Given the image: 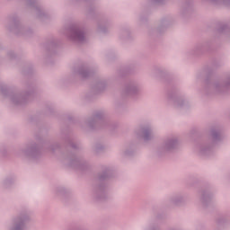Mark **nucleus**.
<instances>
[{
    "instance_id": "nucleus-2",
    "label": "nucleus",
    "mask_w": 230,
    "mask_h": 230,
    "mask_svg": "<svg viewBox=\"0 0 230 230\" xmlns=\"http://www.w3.org/2000/svg\"><path fill=\"white\" fill-rule=\"evenodd\" d=\"M24 227V219H20L13 230H22Z\"/></svg>"
},
{
    "instance_id": "nucleus-1",
    "label": "nucleus",
    "mask_w": 230,
    "mask_h": 230,
    "mask_svg": "<svg viewBox=\"0 0 230 230\" xmlns=\"http://www.w3.org/2000/svg\"><path fill=\"white\" fill-rule=\"evenodd\" d=\"M85 37V34L84 33V31L80 29H73L72 30V39H74V40H79L82 41L84 40Z\"/></svg>"
},
{
    "instance_id": "nucleus-3",
    "label": "nucleus",
    "mask_w": 230,
    "mask_h": 230,
    "mask_svg": "<svg viewBox=\"0 0 230 230\" xmlns=\"http://www.w3.org/2000/svg\"><path fill=\"white\" fill-rule=\"evenodd\" d=\"M148 136H150V129L144 130V138L148 139Z\"/></svg>"
}]
</instances>
